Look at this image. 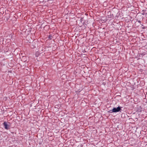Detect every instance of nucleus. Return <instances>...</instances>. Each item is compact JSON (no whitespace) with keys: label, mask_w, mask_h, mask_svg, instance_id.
<instances>
[{"label":"nucleus","mask_w":147,"mask_h":147,"mask_svg":"<svg viewBox=\"0 0 147 147\" xmlns=\"http://www.w3.org/2000/svg\"><path fill=\"white\" fill-rule=\"evenodd\" d=\"M122 107H121L118 106L117 108L114 107L112 110H110L109 111V112L111 113H116L118 112H121L122 110L121 109Z\"/></svg>","instance_id":"f257e3e1"},{"label":"nucleus","mask_w":147,"mask_h":147,"mask_svg":"<svg viewBox=\"0 0 147 147\" xmlns=\"http://www.w3.org/2000/svg\"><path fill=\"white\" fill-rule=\"evenodd\" d=\"M4 127L6 129H8L9 128L10 125H8L7 123L5 121L3 123Z\"/></svg>","instance_id":"f03ea898"},{"label":"nucleus","mask_w":147,"mask_h":147,"mask_svg":"<svg viewBox=\"0 0 147 147\" xmlns=\"http://www.w3.org/2000/svg\"><path fill=\"white\" fill-rule=\"evenodd\" d=\"M52 37V36H51V35H49V38L51 39Z\"/></svg>","instance_id":"7ed1b4c3"}]
</instances>
